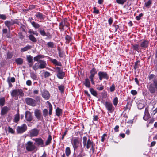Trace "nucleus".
I'll return each mask as SVG.
<instances>
[{
    "label": "nucleus",
    "mask_w": 157,
    "mask_h": 157,
    "mask_svg": "<svg viewBox=\"0 0 157 157\" xmlns=\"http://www.w3.org/2000/svg\"><path fill=\"white\" fill-rule=\"evenodd\" d=\"M71 143L74 150L77 149L79 146L82 147L81 140L77 137L72 140Z\"/></svg>",
    "instance_id": "obj_1"
},
{
    "label": "nucleus",
    "mask_w": 157,
    "mask_h": 157,
    "mask_svg": "<svg viewBox=\"0 0 157 157\" xmlns=\"http://www.w3.org/2000/svg\"><path fill=\"white\" fill-rule=\"evenodd\" d=\"M11 94L12 97H17L18 96L22 97L24 95V93L22 89H17L13 90L11 92Z\"/></svg>",
    "instance_id": "obj_2"
},
{
    "label": "nucleus",
    "mask_w": 157,
    "mask_h": 157,
    "mask_svg": "<svg viewBox=\"0 0 157 157\" xmlns=\"http://www.w3.org/2000/svg\"><path fill=\"white\" fill-rule=\"evenodd\" d=\"M153 83L150 84L149 90L151 93H154L157 90V78H155L153 80Z\"/></svg>",
    "instance_id": "obj_3"
},
{
    "label": "nucleus",
    "mask_w": 157,
    "mask_h": 157,
    "mask_svg": "<svg viewBox=\"0 0 157 157\" xmlns=\"http://www.w3.org/2000/svg\"><path fill=\"white\" fill-rule=\"evenodd\" d=\"M25 147L26 149L29 151H31L34 150L36 147L35 145L33 144V142L29 141L25 144Z\"/></svg>",
    "instance_id": "obj_4"
},
{
    "label": "nucleus",
    "mask_w": 157,
    "mask_h": 157,
    "mask_svg": "<svg viewBox=\"0 0 157 157\" xmlns=\"http://www.w3.org/2000/svg\"><path fill=\"white\" fill-rule=\"evenodd\" d=\"M17 23V20H11L10 21H6L4 22L5 25L8 28L9 33L10 32V27L14 24Z\"/></svg>",
    "instance_id": "obj_5"
},
{
    "label": "nucleus",
    "mask_w": 157,
    "mask_h": 157,
    "mask_svg": "<svg viewBox=\"0 0 157 157\" xmlns=\"http://www.w3.org/2000/svg\"><path fill=\"white\" fill-rule=\"evenodd\" d=\"M27 129V126L25 124H24L21 126L17 127L16 130L18 133H22L25 132Z\"/></svg>",
    "instance_id": "obj_6"
},
{
    "label": "nucleus",
    "mask_w": 157,
    "mask_h": 157,
    "mask_svg": "<svg viewBox=\"0 0 157 157\" xmlns=\"http://www.w3.org/2000/svg\"><path fill=\"white\" fill-rule=\"evenodd\" d=\"M25 101L26 104L33 107L36 106V102L35 100L29 98H27Z\"/></svg>",
    "instance_id": "obj_7"
},
{
    "label": "nucleus",
    "mask_w": 157,
    "mask_h": 157,
    "mask_svg": "<svg viewBox=\"0 0 157 157\" xmlns=\"http://www.w3.org/2000/svg\"><path fill=\"white\" fill-rule=\"evenodd\" d=\"M98 75L99 79L101 81L103 78L108 80L109 78L108 75L106 72H99L98 73Z\"/></svg>",
    "instance_id": "obj_8"
},
{
    "label": "nucleus",
    "mask_w": 157,
    "mask_h": 157,
    "mask_svg": "<svg viewBox=\"0 0 157 157\" xmlns=\"http://www.w3.org/2000/svg\"><path fill=\"white\" fill-rule=\"evenodd\" d=\"M149 41L147 40H142L140 43V49L145 50L148 45Z\"/></svg>",
    "instance_id": "obj_9"
},
{
    "label": "nucleus",
    "mask_w": 157,
    "mask_h": 157,
    "mask_svg": "<svg viewBox=\"0 0 157 157\" xmlns=\"http://www.w3.org/2000/svg\"><path fill=\"white\" fill-rule=\"evenodd\" d=\"M105 105L108 110L110 113H112L113 111L114 108L111 103L109 102H106Z\"/></svg>",
    "instance_id": "obj_10"
},
{
    "label": "nucleus",
    "mask_w": 157,
    "mask_h": 157,
    "mask_svg": "<svg viewBox=\"0 0 157 157\" xmlns=\"http://www.w3.org/2000/svg\"><path fill=\"white\" fill-rule=\"evenodd\" d=\"M34 114L38 120H41L43 118L41 111L40 110H35L34 111Z\"/></svg>",
    "instance_id": "obj_11"
},
{
    "label": "nucleus",
    "mask_w": 157,
    "mask_h": 157,
    "mask_svg": "<svg viewBox=\"0 0 157 157\" xmlns=\"http://www.w3.org/2000/svg\"><path fill=\"white\" fill-rule=\"evenodd\" d=\"M39 133V131L36 128L31 130L29 132V135L31 137H36Z\"/></svg>",
    "instance_id": "obj_12"
},
{
    "label": "nucleus",
    "mask_w": 157,
    "mask_h": 157,
    "mask_svg": "<svg viewBox=\"0 0 157 157\" xmlns=\"http://www.w3.org/2000/svg\"><path fill=\"white\" fill-rule=\"evenodd\" d=\"M25 118L26 120L28 121H31L32 119V115L31 112L27 111L25 112Z\"/></svg>",
    "instance_id": "obj_13"
},
{
    "label": "nucleus",
    "mask_w": 157,
    "mask_h": 157,
    "mask_svg": "<svg viewBox=\"0 0 157 157\" xmlns=\"http://www.w3.org/2000/svg\"><path fill=\"white\" fill-rule=\"evenodd\" d=\"M38 62L39 64V69H43L46 67L47 64L45 61L40 60Z\"/></svg>",
    "instance_id": "obj_14"
},
{
    "label": "nucleus",
    "mask_w": 157,
    "mask_h": 157,
    "mask_svg": "<svg viewBox=\"0 0 157 157\" xmlns=\"http://www.w3.org/2000/svg\"><path fill=\"white\" fill-rule=\"evenodd\" d=\"M42 96L46 100L48 99L50 97V94L48 91L44 90L42 94Z\"/></svg>",
    "instance_id": "obj_15"
},
{
    "label": "nucleus",
    "mask_w": 157,
    "mask_h": 157,
    "mask_svg": "<svg viewBox=\"0 0 157 157\" xmlns=\"http://www.w3.org/2000/svg\"><path fill=\"white\" fill-rule=\"evenodd\" d=\"M97 71L94 68H92L90 71V75L89 77V78H94V76L97 74Z\"/></svg>",
    "instance_id": "obj_16"
},
{
    "label": "nucleus",
    "mask_w": 157,
    "mask_h": 157,
    "mask_svg": "<svg viewBox=\"0 0 157 157\" xmlns=\"http://www.w3.org/2000/svg\"><path fill=\"white\" fill-rule=\"evenodd\" d=\"M150 117V115L149 113L148 108L147 107L145 109L144 115L143 117V119L145 120H147Z\"/></svg>",
    "instance_id": "obj_17"
},
{
    "label": "nucleus",
    "mask_w": 157,
    "mask_h": 157,
    "mask_svg": "<svg viewBox=\"0 0 157 157\" xmlns=\"http://www.w3.org/2000/svg\"><path fill=\"white\" fill-rule=\"evenodd\" d=\"M35 142L37 143V144L38 145H41L42 147L45 146V145L44 144L43 140L41 138H37L35 139Z\"/></svg>",
    "instance_id": "obj_18"
},
{
    "label": "nucleus",
    "mask_w": 157,
    "mask_h": 157,
    "mask_svg": "<svg viewBox=\"0 0 157 157\" xmlns=\"http://www.w3.org/2000/svg\"><path fill=\"white\" fill-rule=\"evenodd\" d=\"M9 110V108L6 106L2 107L1 109V114L2 115H4L7 113Z\"/></svg>",
    "instance_id": "obj_19"
},
{
    "label": "nucleus",
    "mask_w": 157,
    "mask_h": 157,
    "mask_svg": "<svg viewBox=\"0 0 157 157\" xmlns=\"http://www.w3.org/2000/svg\"><path fill=\"white\" fill-rule=\"evenodd\" d=\"M45 56L43 55H41L40 54L38 55L35 57L33 58V60L35 61H39V60H40V59L44 58Z\"/></svg>",
    "instance_id": "obj_20"
},
{
    "label": "nucleus",
    "mask_w": 157,
    "mask_h": 157,
    "mask_svg": "<svg viewBox=\"0 0 157 157\" xmlns=\"http://www.w3.org/2000/svg\"><path fill=\"white\" fill-rule=\"evenodd\" d=\"M38 31L42 36H47V34L43 28H40L38 29Z\"/></svg>",
    "instance_id": "obj_21"
},
{
    "label": "nucleus",
    "mask_w": 157,
    "mask_h": 157,
    "mask_svg": "<svg viewBox=\"0 0 157 157\" xmlns=\"http://www.w3.org/2000/svg\"><path fill=\"white\" fill-rule=\"evenodd\" d=\"M32 26L35 29H39L40 28V25L38 23L34 21L31 22Z\"/></svg>",
    "instance_id": "obj_22"
},
{
    "label": "nucleus",
    "mask_w": 157,
    "mask_h": 157,
    "mask_svg": "<svg viewBox=\"0 0 157 157\" xmlns=\"http://www.w3.org/2000/svg\"><path fill=\"white\" fill-rule=\"evenodd\" d=\"M85 86L87 87L90 88V82L88 78H86L85 79V81L83 82Z\"/></svg>",
    "instance_id": "obj_23"
},
{
    "label": "nucleus",
    "mask_w": 157,
    "mask_h": 157,
    "mask_svg": "<svg viewBox=\"0 0 157 157\" xmlns=\"http://www.w3.org/2000/svg\"><path fill=\"white\" fill-rule=\"evenodd\" d=\"M32 46L29 45H28L22 48L21 49V52H23L25 51H26L29 50L31 49Z\"/></svg>",
    "instance_id": "obj_24"
},
{
    "label": "nucleus",
    "mask_w": 157,
    "mask_h": 157,
    "mask_svg": "<svg viewBox=\"0 0 157 157\" xmlns=\"http://www.w3.org/2000/svg\"><path fill=\"white\" fill-rule=\"evenodd\" d=\"M51 61L54 64L58 66H61L62 64L60 62H58L56 59H51Z\"/></svg>",
    "instance_id": "obj_25"
},
{
    "label": "nucleus",
    "mask_w": 157,
    "mask_h": 157,
    "mask_svg": "<svg viewBox=\"0 0 157 157\" xmlns=\"http://www.w3.org/2000/svg\"><path fill=\"white\" fill-rule=\"evenodd\" d=\"M65 75V73L63 71L57 74V76L58 78L59 79H63Z\"/></svg>",
    "instance_id": "obj_26"
},
{
    "label": "nucleus",
    "mask_w": 157,
    "mask_h": 157,
    "mask_svg": "<svg viewBox=\"0 0 157 157\" xmlns=\"http://www.w3.org/2000/svg\"><path fill=\"white\" fill-rule=\"evenodd\" d=\"M26 59L29 63H32L33 62V57L30 55L26 56Z\"/></svg>",
    "instance_id": "obj_27"
},
{
    "label": "nucleus",
    "mask_w": 157,
    "mask_h": 157,
    "mask_svg": "<svg viewBox=\"0 0 157 157\" xmlns=\"http://www.w3.org/2000/svg\"><path fill=\"white\" fill-rule=\"evenodd\" d=\"M29 38L33 42H36L37 41L36 39L33 35L30 34L29 35Z\"/></svg>",
    "instance_id": "obj_28"
},
{
    "label": "nucleus",
    "mask_w": 157,
    "mask_h": 157,
    "mask_svg": "<svg viewBox=\"0 0 157 157\" xmlns=\"http://www.w3.org/2000/svg\"><path fill=\"white\" fill-rule=\"evenodd\" d=\"M51 140L52 137L50 135L48 136V137L45 142V144L44 145L46 146L49 145V144L51 143Z\"/></svg>",
    "instance_id": "obj_29"
},
{
    "label": "nucleus",
    "mask_w": 157,
    "mask_h": 157,
    "mask_svg": "<svg viewBox=\"0 0 157 157\" xmlns=\"http://www.w3.org/2000/svg\"><path fill=\"white\" fill-rule=\"evenodd\" d=\"M56 115L58 116H59L62 114V110L60 109L57 108L56 110Z\"/></svg>",
    "instance_id": "obj_30"
},
{
    "label": "nucleus",
    "mask_w": 157,
    "mask_h": 157,
    "mask_svg": "<svg viewBox=\"0 0 157 157\" xmlns=\"http://www.w3.org/2000/svg\"><path fill=\"white\" fill-rule=\"evenodd\" d=\"M36 16L37 18L40 19H44V15L40 12L37 13L36 14Z\"/></svg>",
    "instance_id": "obj_31"
},
{
    "label": "nucleus",
    "mask_w": 157,
    "mask_h": 157,
    "mask_svg": "<svg viewBox=\"0 0 157 157\" xmlns=\"http://www.w3.org/2000/svg\"><path fill=\"white\" fill-rule=\"evenodd\" d=\"M47 103L48 104L49 108V115H51L52 114V105H51V103L48 101H47Z\"/></svg>",
    "instance_id": "obj_32"
},
{
    "label": "nucleus",
    "mask_w": 157,
    "mask_h": 157,
    "mask_svg": "<svg viewBox=\"0 0 157 157\" xmlns=\"http://www.w3.org/2000/svg\"><path fill=\"white\" fill-rule=\"evenodd\" d=\"M58 87L61 93H63L64 92L65 88L63 85H60L58 86Z\"/></svg>",
    "instance_id": "obj_33"
},
{
    "label": "nucleus",
    "mask_w": 157,
    "mask_h": 157,
    "mask_svg": "<svg viewBox=\"0 0 157 157\" xmlns=\"http://www.w3.org/2000/svg\"><path fill=\"white\" fill-rule=\"evenodd\" d=\"M16 62L17 64L21 65L23 63V59L21 58H18L16 59Z\"/></svg>",
    "instance_id": "obj_34"
},
{
    "label": "nucleus",
    "mask_w": 157,
    "mask_h": 157,
    "mask_svg": "<svg viewBox=\"0 0 157 157\" xmlns=\"http://www.w3.org/2000/svg\"><path fill=\"white\" fill-rule=\"evenodd\" d=\"M133 47L135 50L139 51L140 50H141L140 49V46L138 44H134L133 45Z\"/></svg>",
    "instance_id": "obj_35"
},
{
    "label": "nucleus",
    "mask_w": 157,
    "mask_h": 157,
    "mask_svg": "<svg viewBox=\"0 0 157 157\" xmlns=\"http://www.w3.org/2000/svg\"><path fill=\"white\" fill-rule=\"evenodd\" d=\"M152 3V1L151 0H148L147 2H145L144 4L145 6L148 8H149L150 6Z\"/></svg>",
    "instance_id": "obj_36"
},
{
    "label": "nucleus",
    "mask_w": 157,
    "mask_h": 157,
    "mask_svg": "<svg viewBox=\"0 0 157 157\" xmlns=\"http://www.w3.org/2000/svg\"><path fill=\"white\" fill-rule=\"evenodd\" d=\"M90 91L92 95L96 97L98 95L96 91H95L93 89H90Z\"/></svg>",
    "instance_id": "obj_37"
},
{
    "label": "nucleus",
    "mask_w": 157,
    "mask_h": 157,
    "mask_svg": "<svg viewBox=\"0 0 157 157\" xmlns=\"http://www.w3.org/2000/svg\"><path fill=\"white\" fill-rule=\"evenodd\" d=\"M39 63H36L33 66V69L36 71L38 69H39Z\"/></svg>",
    "instance_id": "obj_38"
},
{
    "label": "nucleus",
    "mask_w": 157,
    "mask_h": 157,
    "mask_svg": "<svg viewBox=\"0 0 157 157\" xmlns=\"http://www.w3.org/2000/svg\"><path fill=\"white\" fill-rule=\"evenodd\" d=\"M156 77L155 75L154 74H151L149 75L148 78L149 80H151L153 79H154V80L155 78H157Z\"/></svg>",
    "instance_id": "obj_39"
},
{
    "label": "nucleus",
    "mask_w": 157,
    "mask_h": 157,
    "mask_svg": "<svg viewBox=\"0 0 157 157\" xmlns=\"http://www.w3.org/2000/svg\"><path fill=\"white\" fill-rule=\"evenodd\" d=\"M92 145V142L90 139H89L87 143L86 148L87 149H89Z\"/></svg>",
    "instance_id": "obj_40"
},
{
    "label": "nucleus",
    "mask_w": 157,
    "mask_h": 157,
    "mask_svg": "<svg viewBox=\"0 0 157 157\" xmlns=\"http://www.w3.org/2000/svg\"><path fill=\"white\" fill-rule=\"evenodd\" d=\"M47 45L48 47L51 48H53L54 47V44L52 42L47 43Z\"/></svg>",
    "instance_id": "obj_41"
},
{
    "label": "nucleus",
    "mask_w": 157,
    "mask_h": 157,
    "mask_svg": "<svg viewBox=\"0 0 157 157\" xmlns=\"http://www.w3.org/2000/svg\"><path fill=\"white\" fill-rule=\"evenodd\" d=\"M65 153L67 156H68L71 153V151L69 147H67L66 148Z\"/></svg>",
    "instance_id": "obj_42"
},
{
    "label": "nucleus",
    "mask_w": 157,
    "mask_h": 157,
    "mask_svg": "<svg viewBox=\"0 0 157 157\" xmlns=\"http://www.w3.org/2000/svg\"><path fill=\"white\" fill-rule=\"evenodd\" d=\"M30 77L33 80H36L37 78V76L33 72L30 73Z\"/></svg>",
    "instance_id": "obj_43"
},
{
    "label": "nucleus",
    "mask_w": 157,
    "mask_h": 157,
    "mask_svg": "<svg viewBox=\"0 0 157 157\" xmlns=\"http://www.w3.org/2000/svg\"><path fill=\"white\" fill-rule=\"evenodd\" d=\"M126 1L127 0H116L117 3L121 5H123Z\"/></svg>",
    "instance_id": "obj_44"
},
{
    "label": "nucleus",
    "mask_w": 157,
    "mask_h": 157,
    "mask_svg": "<svg viewBox=\"0 0 157 157\" xmlns=\"http://www.w3.org/2000/svg\"><path fill=\"white\" fill-rule=\"evenodd\" d=\"M65 39L66 40V42L69 43L71 40L72 39L70 36L68 35H66L65 36Z\"/></svg>",
    "instance_id": "obj_45"
},
{
    "label": "nucleus",
    "mask_w": 157,
    "mask_h": 157,
    "mask_svg": "<svg viewBox=\"0 0 157 157\" xmlns=\"http://www.w3.org/2000/svg\"><path fill=\"white\" fill-rule=\"evenodd\" d=\"M118 102V98L117 97H115L113 101V103L114 105L116 106L117 105Z\"/></svg>",
    "instance_id": "obj_46"
},
{
    "label": "nucleus",
    "mask_w": 157,
    "mask_h": 157,
    "mask_svg": "<svg viewBox=\"0 0 157 157\" xmlns=\"http://www.w3.org/2000/svg\"><path fill=\"white\" fill-rule=\"evenodd\" d=\"M5 99L4 98H2L0 99V105L1 106H3L4 105Z\"/></svg>",
    "instance_id": "obj_47"
},
{
    "label": "nucleus",
    "mask_w": 157,
    "mask_h": 157,
    "mask_svg": "<svg viewBox=\"0 0 157 157\" xmlns=\"http://www.w3.org/2000/svg\"><path fill=\"white\" fill-rule=\"evenodd\" d=\"M110 90L111 92H113L115 90V86L114 84H112L110 87Z\"/></svg>",
    "instance_id": "obj_48"
},
{
    "label": "nucleus",
    "mask_w": 157,
    "mask_h": 157,
    "mask_svg": "<svg viewBox=\"0 0 157 157\" xmlns=\"http://www.w3.org/2000/svg\"><path fill=\"white\" fill-rule=\"evenodd\" d=\"M44 75L45 78H46L49 77L50 75V74L49 72L48 71H46L44 73Z\"/></svg>",
    "instance_id": "obj_49"
},
{
    "label": "nucleus",
    "mask_w": 157,
    "mask_h": 157,
    "mask_svg": "<svg viewBox=\"0 0 157 157\" xmlns=\"http://www.w3.org/2000/svg\"><path fill=\"white\" fill-rule=\"evenodd\" d=\"M43 114L44 117H46L48 114V111L46 109H44L43 110Z\"/></svg>",
    "instance_id": "obj_50"
},
{
    "label": "nucleus",
    "mask_w": 157,
    "mask_h": 157,
    "mask_svg": "<svg viewBox=\"0 0 157 157\" xmlns=\"http://www.w3.org/2000/svg\"><path fill=\"white\" fill-rule=\"evenodd\" d=\"M19 119V115H16L14 118V122H17Z\"/></svg>",
    "instance_id": "obj_51"
},
{
    "label": "nucleus",
    "mask_w": 157,
    "mask_h": 157,
    "mask_svg": "<svg viewBox=\"0 0 157 157\" xmlns=\"http://www.w3.org/2000/svg\"><path fill=\"white\" fill-rule=\"evenodd\" d=\"M6 16L5 14H0V19L5 20L6 19Z\"/></svg>",
    "instance_id": "obj_52"
},
{
    "label": "nucleus",
    "mask_w": 157,
    "mask_h": 157,
    "mask_svg": "<svg viewBox=\"0 0 157 157\" xmlns=\"http://www.w3.org/2000/svg\"><path fill=\"white\" fill-rule=\"evenodd\" d=\"M8 130L9 132L12 134H13L14 133V131L9 126L8 127Z\"/></svg>",
    "instance_id": "obj_53"
},
{
    "label": "nucleus",
    "mask_w": 157,
    "mask_h": 157,
    "mask_svg": "<svg viewBox=\"0 0 157 157\" xmlns=\"http://www.w3.org/2000/svg\"><path fill=\"white\" fill-rule=\"evenodd\" d=\"M140 61H138L135 62L134 65V68L135 69H136L138 68V63H139Z\"/></svg>",
    "instance_id": "obj_54"
},
{
    "label": "nucleus",
    "mask_w": 157,
    "mask_h": 157,
    "mask_svg": "<svg viewBox=\"0 0 157 157\" xmlns=\"http://www.w3.org/2000/svg\"><path fill=\"white\" fill-rule=\"evenodd\" d=\"M144 107V105L143 104L141 103H139L138 105V107L140 109H141L143 108Z\"/></svg>",
    "instance_id": "obj_55"
},
{
    "label": "nucleus",
    "mask_w": 157,
    "mask_h": 157,
    "mask_svg": "<svg viewBox=\"0 0 157 157\" xmlns=\"http://www.w3.org/2000/svg\"><path fill=\"white\" fill-rule=\"evenodd\" d=\"M55 69L57 73H58L59 72H61L62 71V70L59 67H56Z\"/></svg>",
    "instance_id": "obj_56"
},
{
    "label": "nucleus",
    "mask_w": 157,
    "mask_h": 157,
    "mask_svg": "<svg viewBox=\"0 0 157 157\" xmlns=\"http://www.w3.org/2000/svg\"><path fill=\"white\" fill-rule=\"evenodd\" d=\"M13 56V54L10 52H8L7 54V58L8 59L12 58Z\"/></svg>",
    "instance_id": "obj_57"
},
{
    "label": "nucleus",
    "mask_w": 157,
    "mask_h": 157,
    "mask_svg": "<svg viewBox=\"0 0 157 157\" xmlns=\"http://www.w3.org/2000/svg\"><path fill=\"white\" fill-rule=\"evenodd\" d=\"M143 16V14L141 13L139 14L138 16H137L136 17V19L137 20H140V19L141 17Z\"/></svg>",
    "instance_id": "obj_58"
},
{
    "label": "nucleus",
    "mask_w": 157,
    "mask_h": 157,
    "mask_svg": "<svg viewBox=\"0 0 157 157\" xmlns=\"http://www.w3.org/2000/svg\"><path fill=\"white\" fill-rule=\"evenodd\" d=\"M35 100L36 101V103L37 102H40V96H36L35 97Z\"/></svg>",
    "instance_id": "obj_59"
},
{
    "label": "nucleus",
    "mask_w": 157,
    "mask_h": 157,
    "mask_svg": "<svg viewBox=\"0 0 157 157\" xmlns=\"http://www.w3.org/2000/svg\"><path fill=\"white\" fill-rule=\"evenodd\" d=\"M19 37L20 39L22 40L24 38V36H23L21 33H20L18 34Z\"/></svg>",
    "instance_id": "obj_60"
},
{
    "label": "nucleus",
    "mask_w": 157,
    "mask_h": 157,
    "mask_svg": "<svg viewBox=\"0 0 157 157\" xmlns=\"http://www.w3.org/2000/svg\"><path fill=\"white\" fill-rule=\"evenodd\" d=\"M7 82H8V83L9 84V87H11L12 86V84L11 83L10 81V78L9 77L7 79Z\"/></svg>",
    "instance_id": "obj_61"
},
{
    "label": "nucleus",
    "mask_w": 157,
    "mask_h": 157,
    "mask_svg": "<svg viewBox=\"0 0 157 157\" xmlns=\"http://www.w3.org/2000/svg\"><path fill=\"white\" fill-rule=\"evenodd\" d=\"M94 9V11L93 13H95L96 14H98L99 12V10H98L96 9V7H94L93 8Z\"/></svg>",
    "instance_id": "obj_62"
},
{
    "label": "nucleus",
    "mask_w": 157,
    "mask_h": 157,
    "mask_svg": "<svg viewBox=\"0 0 157 157\" xmlns=\"http://www.w3.org/2000/svg\"><path fill=\"white\" fill-rule=\"evenodd\" d=\"M59 26V29L62 31H63L64 30V26L63 25H62L61 23H60Z\"/></svg>",
    "instance_id": "obj_63"
},
{
    "label": "nucleus",
    "mask_w": 157,
    "mask_h": 157,
    "mask_svg": "<svg viewBox=\"0 0 157 157\" xmlns=\"http://www.w3.org/2000/svg\"><path fill=\"white\" fill-rule=\"evenodd\" d=\"M131 93L132 94L134 95H136L137 94V92L136 90H132L131 91Z\"/></svg>",
    "instance_id": "obj_64"
}]
</instances>
